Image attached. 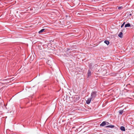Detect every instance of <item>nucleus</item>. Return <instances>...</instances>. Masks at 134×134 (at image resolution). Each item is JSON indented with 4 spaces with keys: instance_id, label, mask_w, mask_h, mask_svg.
<instances>
[{
    "instance_id": "obj_8",
    "label": "nucleus",
    "mask_w": 134,
    "mask_h": 134,
    "mask_svg": "<svg viewBox=\"0 0 134 134\" xmlns=\"http://www.w3.org/2000/svg\"><path fill=\"white\" fill-rule=\"evenodd\" d=\"M91 75V72L90 70H89L88 72V76H90Z\"/></svg>"
},
{
    "instance_id": "obj_14",
    "label": "nucleus",
    "mask_w": 134,
    "mask_h": 134,
    "mask_svg": "<svg viewBox=\"0 0 134 134\" xmlns=\"http://www.w3.org/2000/svg\"><path fill=\"white\" fill-rule=\"evenodd\" d=\"M105 44H106L107 45H108L109 44L110 42H104Z\"/></svg>"
},
{
    "instance_id": "obj_10",
    "label": "nucleus",
    "mask_w": 134,
    "mask_h": 134,
    "mask_svg": "<svg viewBox=\"0 0 134 134\" xmlns=\"http://www.w3.org/2000/svg\"><path fill=\"white\" fill-rule=\"evenodd\" d=\"M119 113L121 115L123 112V110H120L119 111Z\"/></svg>"
},
{
    "instance_id": "obj_12",
    "label": "nucleus",
    "mask_w": 134,
    "mask_h": 134,
    "mask_svg": "<svg viewBox=\"0 0 134 134\" xmlns=\"http://www.w3.org/2000/svg\"><path fill=\"white\" fill-rule=\"evenodd\" d=\"M50 62V61L49 60L48 61L47 63L49 65H51L50 64H49Z\"/></svg>"
},
{
    "instance_id": "obj_4",
    "label": "nucleus",
    "mask_w": 134,
    "mask_h": 134,
    "mask_svg": "<svg viewBox=\"0 0 134 134\" xmlns=\"http://www.w3.org/2000/svg\"><path fill=\"white\" fill-rule=\"evenodd\" d=\"M122 33L121 32H120L118 34V36L120 38H122L123 37Z\"/></svg>"
},
{
    "instance_id": "obj_13",
    "label": "nucleus",
    "mask_w": 134,
    "mask_h": 134,
    "mask_svg": "<svg viewBox=\"0 0 134 134\" xmlns=\"http://www.w3.org/2000/svg\"><path fill=\"white\" fill-rule=\"evenodd\" d=\"M122 8V7H119L118 8V9H120Z\"/></svg>"
},
{
    "instance_id": "obj_16",
    "label": "nucleus",
    "mask_w": 134,
    "mask_h": 134,
    "mask_svg": "<svg viewBox=\"0 0 134 134\" xmlns=\"http://www.w3.org/2000/svg\"><path fill=\"white\" fill-rule=\"evenodd\" d=\"M3 83H2L0 81V85H2Z\"/></svg>"
},
{
    "instance_id": "obj_3",
    "label": "nucleus",
    "mask_w": 134,
    "mask_h": 134,
    "mask_svg": "<svg viewBox=\"0 0 134 134\" xmlns=\"http://www.w3.org/2000/svg\"><path fill=\"white\" fill-rule=\"evenodd\" d=\"M106 125L105 122L103 121L100 125L101 126H103Z\"/></svg>"
},
{
    "instance_id": "obj_19",
    "label": "nucleus",
    "mask_w": 134,
    "mask_h": 134,
    "mask_svg": "<svg viewBox=\"0 0 134 134\" xmlns=\"http://www.w3.org/2000/svg\"><path fill=\"white\" fill-rule=\"evenodd\" d=\"M76 98H77V97H76ZM77 98L78 100H79V99L80 97H77Z\"/></svg>"
},
{
    "instance_id": "obj_15",
    "label": "nucleus",
    "mask_w": 134,
    "mask_h": 134,
    "mask_svg": "<svg viewBox=\"0 0 134 134\" xmlns=\"http://www.w3.org/2000/svg\"><path fill=\"white\" fill-rule=\"evenodd\" d=\"M92 66V65H91V64H89V66H90V68H92L91 66Z\"/></svg>"
},
{
    "instance_id": "obj_5",
    "label": "nucleus",
    "mask_w": 134,
    "mask_h": 134,
    "mask_svg": "<svg viewBox=\"0 0 134 134\" xmlns=\"http://www.w3.org/2000/svg\"><path fill=\"white\" fill-rule=\"evenodd\" d=\"M131 26V25L130 23H128L127 24L125 25V28L127 27H130Z\"/></svg>"
},
{
    "instance_id": "obj_7",
    "label": "nucleus",
    "mask_w": 134,
    "mask_h": 134,
    "mask_svg": "<svg viewBox=\"0 0 134 134\" xmlns=\"http://www.w3.org/2000/svg\"><path fill=\"white\" fill-rule=\"evenodd\" d=\"M114 126L113 125H109L107 126H106V127H109L111 128H113L114 127Z\"/></svg>"
},
{
    "instance_id": "obj_11",
    "label": "nucleus",
    "mask_w": 134,
    "mask_h": 134,
    "mask_svg": "<svg viewBox=\"0 0 134 134\" xmlns=\"http://www.w3.org/2000/svg\"><path fill=\"white\" fill-rule=\"evenodd\" d=\"M125 24V22H124L121 25V27H122L124 25V24Z\"/></svg>"
},
{
    "instance_id": "obj_21",
    "label": "nucleus",
    "mask_w": 134,
    "mask_h": 134,
    "mask_svg": "<svg viewBox=\"0 0 134 134\" xmlns=\"http://www.w3.org/2000/svg\"><path fill=\"white\" fill-rule=\"evenodd\" d=\"M133 37H134V36H133Z\"/></svg>"
},
{
    "instance_id": "obj_17",
    "label": "nucleus",
    "mask_w": 134,
    "mask_h": 134,
    "mask_svg": "<svg viewBox=\"0 0 134 134\" xmlns=\"http://www.w3.org/2000/svg\"><path fill=\"white\" fill-rule=\"evenodd\" d=\"M106 125H108V124H109V122H106Z\"/></svg>"
},
{
    "instance_id": "obj_20",
    "label": "nucleus",
    "mask_w": 134,
    "mask_h": 134,
    "mask_svg": "<svg viewBox=\"0 0 134 134\" xmlns=\"http://www.w3.org/2000/svg\"><path fill=\"white\" fill-rule=\"evenodd\" d=\"M67 51H69L70 50V49L69 48H67Z\"/></svg>"
},
{
    "instance_id": "obj_18",
    "label": "nucleus",
    "mask_w": 134,
    "mask_h": 134,
    "mask_svg": "<svg viewBox=\"0 0 134 134\" xmlns=\"http://www.w3.org/2000/svg\"><path fill=\"white\" fill-rule=\"evenodd\" d=\"M104 42H109L108 41L105 40V41H104Z\"/></svg>"
},
{
    "instance_id": "obj_2",
    "label": "nucleus",
    "mask_w": 134,
    "mask_h": 134,
    "mask_svg": "<svg viewBox=\"0 0 134 134\" xmlns=\"http://www.w3.org/2000/svg\"><path fill=\"white\" fill-rule=\"evenodd\" d=\"M91 100H92V99L91 98H88L86 101V103L87 104H89L90 103Z\"/></svg>"
},
{
    "instance_id": "obj_6",
    "label": "nucleus",
    "mask_w": 134,
    "mask_h": 134,
    "mask_svg": "<svg viewBox=\"0 0 134 134\" xmlns=\"http://www.w3.org/2000/svg\"><path fill=\"white\" fill-rule=\"evenodd\" d=\"M120 130L122 131H125V128L123 126H121L120 127Z\"/></svg>"
},
{
    "instance_id": "obj_9",
    "label": "nucleus",
    "mask_w": 134,
    "mask_h": 134,
    "mask_svg": "<svg viewBox=\"0 0 134 134\" xmlns=\"http://www.w3.org/2000/svg\"><path fill=\"white\" fill-rule=\"evenodd\" d=\"M44 30H45L44 29H41L40 31L39 32V33H41L42 32L44 31Z\"/></svg>"
},
{
    "instance_id": "obj_1",
    "label": "nucleus",
    "mask_w": 134,
    "mask_h": 134,
    "mask_svg": "<svg viewBox=\"0 0 134 134\" xmlns=\"http://www.w3.org/2000/svg\"><path fill=\"white\" fill-rule=\"evenodd\" d=\"M97 92L93 91L92 92L91 94V98L92 99V100L94 99L97 96Z\"/></svg>"
}]
</instances>
